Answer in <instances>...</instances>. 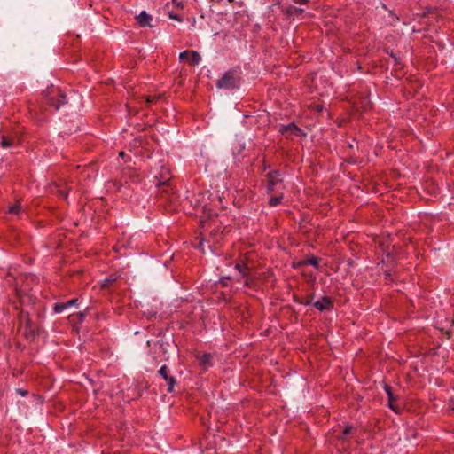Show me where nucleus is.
I'll list each match as a JSON object with an SVG mask.
<instances>
[{
  "instance_id": "f257e3e1",
  "label": "nucleus",
  "mask_w": 454,
  "mask_h": 454,
  "mask_svg": "<svg viewBox=\"0 0 454 454\" xmlns=\"http://www.w3.org/2000/svg\"><path fill=\"white\" fill-rule=\"evenodd\" d=\"M267 179V192H276L282 193L284 192L286 186L284 184L283 175L278 170H271L266 174Z\"/></svg>"
},
{
  "instance_id": "f03ea898",
  "label": "nucleus",
  "mask_w": 454,
  "mask_h": 454,
  "mask_svg": "<svg viewBox=\"0 0 454 454\" xmlns=\"http://www.w3.org/2000/svg\"><path fill=\"white\" fill-rule=\"evenodd\" d=\"M239 76L236 70L230 69L223 74V75L217 80L216 87L218 89L232 90L239 87Z\"/></svg>"
},
{
  "instance_id": "4be33fe9",
  "label": "nucleus",
  "mask_w": 454,
  "mask_h": 454,
  "mask_svg": "<svg viewBox=\"0 0 454 454\" xmlns=\"http://www.w3.org/2000/svg\"><path fill=\"white\" fill-rule=\"evenodd\" d=\"M352 430H353L352 426H346L343 430V434L340 438L344 440L346 438V436L352 432Z\"/></svg>"
},
{
  "instance_id": "5701e85b",
  "label": "nucleus",
  "mask_w": 454,
  "mask_h": 454,
  "mask_svg": "<svg viewBox=\"0 0 454 454\" xmlns=\"http://www.w3.org/2000/svg\"><path fill=\"white\" fill-rule=\"evenodd\" d=\"M302 12H303L302 9L295 7V6L290 7L288 9V11H287V12L290 13V14H293V13H301Z\"/></svg>"
},
{
  "instance_id": "c85d7f7f",
  "label": "nucleus",
  "mask_w": 454,
  "mask_h": 454,
  "mask_svg": "<svg viewBox=\"0 0 454 454\" xmlns=\"http://www.w3.org/2000/svg\"><path fill=\"white\" fill-rule=\"evenodd\" d=\"M294 2L300 4H307L309 0H294Z\"/></svg>"
},
{
  "instance_id": "39448f33",
  "label": "nucleus",
  "mask_w": 454,
  "mask_h": 454,
  "mask_svg": "<svg viewBox=\"0 0 454 454\" xmlns=\"http://www.w3.org/2000/svg\"><path fill=\"white\" fill-rule=\"evenodd\" d=\"M155 178L158 180L156 184L157 186H170V180L172 178V176L168 168L161 167L160 173L155 176Z\"/></svg>"
},
{
  "instance_id": "423d86ee",
  "label": "nucleus",
  "mask_w": 454,
  "mask_h": 454,
  "mask_svg": "<svg viewBox=\"0 0 454 454\" xmlns=\"http://www.w3.org/2000/svg\"><path fill=\"white\" fill-rule=\"evenodd\" d=\"M314 306L320 311L330 310L333 308V301L328 296H323L314 303Z\"/></svg>"
},
{
  "instance_id": "aec40b11",
  "label": "nucleus",
  "mask_w": 454,
  "mask_h": 454,
  "mask_svg": "<svg viewBox=\"0 0 454 454\" xmlns=\"http://www.w3.org/2000/svg\"><path fill=\"white\" fill-rule=\"evenodd\" d=\"M20 207L19 204L13 205V206L10 207L8 209V213L15 214V215H18L20 213Z\"/></svg>"
},
{
  "instance_id": "9d476101",
  "label": "nucleus",
  "mask_w": 454,
  "mask_h": 454,
  "mask_svg": "<svg viewBox=\"0 0 454 454\" xmlns=\"http://www.w3.org/2000/svg\"><path fill=\"white\" fill-rule=\"evenodd\" d=\"M200 365L204 369L207 370L209 366L212 365V359L213 356L211 354H203L202 356L198 357Z\"/></svg>"
},
{
  "instance_id": "cd10ccee",
  "label": "nucleus",
  "mask_w": 454,
  "mask_h": 454,
  "mask_svg": "<svg viewBox=\"0 0 454 454\" xmlns=\"http://www.w3.org/2000/svg\"><path fill=\"white\" fill-rule=\"evenodd\" d=\"M16 392H18L22 396H25V395H27V390L16 389Z\"/></svg>"
},
{
  "instance_id": "2f4dec72",
  "label": "nucleus",
  "mask_w": 454,
  "mask_h": 454,
  "mask_svg": "<svg viewBox=\"0 0 454 454\" xmlns=\"http://www.w3.org/2000/svg\"><path fill=\"white\" fill-rule=\"evenodd\" d=\"M119 155H120V157L123 158L125 156V153L124 152H120Z\"/></svg>"
},
{
  "instance_id": "a878e982",
  "label": "nucleus",
  "mask_w": 454,
  "mask_h": 454,
  "mask_svg": "<svg viewBox=\"0 0 454 454\" xmlns=\"http://www.w3.org/2000/svg\"><path fill=\"white\" fill-rule=\"evenodd\" d=\"M169 18L172 19V20H176L181 21V19L176 14L169 13Z\"/></svg>"
},
{
  "instance_id": "f8f14e48",
  "label": "nucleus",
  "mask_w": 454,
  "mask_h": 454,
  "mask_svg": "<svg viewBox=\"0 0 454 454\" xmlns=\"http://www.w3.org/2000/svg\"><path fill=\"white\" fill-rule=\"evenodd\" d=\"M223 230L221 231L219 230L211 231L208 243H210V242H212L213 244L218 243L220 241V239H221V236L223 235Z\"/></svg>"
},
{
  "instance_id": "7ed1b4c3",
  "label": "nucleus",
  "mask_w": 454,
  "mask_h": 454,
  "mask_svg": "<svg viewBox=\"0 0 454 454\" xmlns=\"http://www.w3.org/2000/svg\"><path fill=\"white\" fill-rule=\"evenodd\" d=\"M48 103L54 106L56 110L63 105L68 104V96L61 91L59 89L51 88L45 94Z\"/></svg>"
},
{
  "instance_id": "b1692460",
  "label": "nucleus",
  "mask_w": 454,
  "mask_h": 454,
  "mask_svg": "<svg viewBox=\"0 0 454 454\" xmlns=\"http://www.w3.org/2000/svg\"><path fill=\"white\" fill-rule=\"evenodd\" d=\"M161 98L160 95L159 96H155V97H148L147 99H146V103L148 104H153V103H155L156 101H158L160 98Z\"/></svg>"
},
{
  "instance_id": "9b49d317",
  "label": "nucleus",
  "mask_w": 454,
  "mask_h": 454,
  "mask_svg": "<svg viewBox=\"0 0 454 454\" xmlns=\"http://www.w3.org/2000/svg\"><path fill=\"white\" fill-rule=\"evenodd\" d=\"M15 144V139L8 136L3 135L1 137L0 145L4 149L12 147Z\"/></svg>"
},
{
  "instance_id": "6ab92c4d",
  "label": "nucleus",
  "mask_w": 454,
  "mask_h": 454,
  "mask_svg": "<svg viewBox=\"0 0 454 454\" xmlns=\"http://www.w3.org/2000/svg\"><path fill=\"white\" fill-rule=\"evenodd\" d=\"M306 263L312 265L315 268H318V258L317 257H311L306 261Z\"/></svg>"
},
{
  "instance_id": "1a4fd4ad",
  "label": "nucleus",
  "mask_w": 454,
  "mask_h": 454,
  "mask_svg": "<svg viewBox=\"0 0 454 454\" xmlns=\"http://www.w3.org/2000/svg\"><path fill=\"white\" fill-rule=\"evenodd\" d=\"M137 20L141 27H152L150 24L152 17L147 14L145 11L141 12L140 14L137 16Z\"/></svg>"
},
{
  "instance_id": "412c9836",
  "label": "nucleus",
  "mask_w": 454,
  "mask_h": 454,
  "mask_svg": "<svg viewBox=\"0 0 454 454\" xmlns=\"http://www.w3.org/2000/svg\"><path fill=\"white\" fill-rule=\"evenodd\" d=\"M179 59L182 61L189 60V59H190V51H184L181 52L179 54Z\"/></svg>"
},
{
  "instance_id": "c756f323",
  "label": "nucleus",
  "mask_w": 454,
  "mask_h": 454,
  "mask_svg": "<svg viewBox=\"0 0 454 454\" xmlns=\"http://www.w3.org/2000/svg\"><path fill=\"white\" fill-rule=\"evenodd\" d=\"M26 327L30 329L31 328V321L29 319H26L25 321Z\"/></svg>"
},
{
  "instance_id": "f3484780",
  "label": "nucleus",
  "mask_w": 454,
  "mask_h": 454,
  "mask_svg": "<svg viewBox=\"0 0 454 454\" xmlns=\"http://www.w3.org/2000/svg\"><path fill=\"white\" fill-rule=\"evenodd\" d=\"M66 309H67L66 302H57L53 307V310L55 313H61Z\"/></svg>"
},
{
  "instance_id": "bb28decb",
  "label": "nucleus",
  "mask_w": 454,
  "mask_h": 454,
  "mask_svg": "<svg viewBox=\"0 0 454 454\" xmlns=\"http://www.w3.org/2000/svg\"><path fill=\"white\" fill-rule=\"evenodd\" d=\"M58 192H59V195H60L62 198H64V199H66V198L67 197V192H65V191H63V190H59V191H58Z\"/></svg>"
},
{
  "instance_id": "ddd939ff",
  "label": "nucleus",
  "mask_w": 454,
  "mask_h": 454,
  "mask_svg": "<svg viewBox=\"0 0 454 454\" xmlns=\"http://www.w3.org/2000/svg\"><path fill=\"white\" fill-rule=\"evenodd\" d=\"M118 278V276L115 274L110 275L106 278L101 283V288L106 289L109 288Z\"/></svg>"
},
{
  "instance_id": "393cba45",
  "label": "nucleus",
  "mask_w": 454,
  "mask_h": 454,
  "mask_svg": "<svg viewBox=\"0 0 454 454\" xmlns=\"http://www.w3.org/2000/svg\"><path fill=\"white\" fill-rule=\"evenodd\" d=\"M77 301H78V299L74 298V299H72V300L67 301L66 305L67 308H70V307L75 305L77 303Z\"/></svg>"
},
{
  "instance_id": "4468645a",
  "label": "nucleus",
  "mask_w": 454,
  "mask_h": 454,
  "mask_svg": "<svg viewBox=\"0 0 454 454\" xmlns=\"http://www.w3.org/2000/svg\"><path fill=\"white\" fill-rule=\"evenodd\" d=\"M235 269L239 271L242 278H246L249 274V268L244 263H236Z\"/></svg>"
},
{
  "instance_id": "dca6fc26",
  "label": "nucleus",
  "mask_w": 454,
  "mask_h": 454,
  "mask_svg": "<svg viewBox=\"0 0 454 454\" xmlns=\"http://www.w3.org/2000/svg\"><path fill=\"white\" fill-rule=\"evenodd\" d=\"M283 194L284 192L282 193H278L277 196H274V197H271L269 200V205L270 207H276L278 205H279L281 202H282V200H283Z\"/></svg>"
},
{
  "instance_id": "6e6552de",
  "label": "nucleus",
  "mask_w": 454,
  "mask_h": 454,
  "mask_svg": "<svg viewBox=\"0 0 454 454\" xmlns=\"http://www.w3.org/2000/svg\"><path fill=\"white\" fill-rule=\"evenodd\" d=\"M280 132L286 135L299 136L301 133V130L295 124L290 123L289 125L282 126L280 128Z\"/></svg>"
},
{
  "instance_id": "0eeeda50",
  "label": "nucleus",
  "mask_w": 454,
  "mask_h": 454,
  "mask_svg": "<svg viewBox=\"0 0 454 454\" xmlns=\"http://www.w3.org/2000/svg\"><path fill=\"white\" fill-rule=\"evenodd\" d=\"M384 390L386 391L387 397H388V406L391 410H393L395 412H399V408L395 405V402L397 400V397L394 395L392 392V388L387 385L385 384Z\"/></svg>"
},
{
  "instance_id": "7c9ffc66",
  "label": "nucleus",
  "mask_w": 454,
  "mask_h": 454,
  "mask_svg": "<svg viewBox=\"0 0 454 454\" xmlns=\"http://www.w3.org/2000/svg\"><path fill=\"white\" fill-rule=\"evenodd\" d=\"M79 317H80V319H81V320H82V319H83V317H84V312H81V313H79Z\"/></svg>"
},
{
  "instance_id": "a211bd4d",
  "label": "nucleus",
  "mask_w": 454,
  "mask_h": 454,
  "mask_svg": "<svg viewBox=\"0 0 454 454\" xmlns=\"http://www.w3.org/2000/svg\"><path fill=\"white\" fill-rule=\"evenodd\" d=\"M313 297H314V294H311V295H309L308 297H305V298H302V299H299L300 303L303 304V305H309V304L312 303ZM296 301H298V299Z\"/></svg>"
},
{
  "instance_id": "2eb2a0df",
  "label": "nucleus",
  "mask_w": 454,
  "mask_h": 454,
  "mask_svg": "<svg viewBox=\"0 0 454 454\" xmlns=\"http://www.w3.org/2000/svg\"><path fill=\"white\" fill-rule=\"evenodd\" d=\"M201 60V57L198 51H190V59L189 61L192 65L196 66L198 65Z\"/></svg>"
},
{
  "instance_id": "473e14b6",
  "label": "nucleus",
  "mask_w": 454,
  "mask_h": 454,
  "mask_svg": "<svg viewBox=\"0 0 454 454\" xmlns=\"http://www.w3.org/2000/svg\"><path fill=\"white\" fill-rule=\"evenodd\" d=\"M217 199H218L219 202L222 201V198L220 196H217Z\"/></svg>"
},
{
  "instance_id": "20e7f679",
  "label": "nucleus",
  "mask_w": 454,
  "mask_h": 454,
  "mask_svg": "<svg viewBox=\"0 0 454 454\" xmlns=\"http://www.w3.org/2000/svg\"><path fill=\"white\" fill-rule=\"evenodd\" d=\"M158 374L167 382L168 392L172 393L176 383V378L171 375L170 369L166 365H162L158 371Z\"/></svg>"
}]
</instances>
